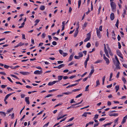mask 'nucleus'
<instances>
[{
    "mask_svg": "<svg viewBox=\"0 0 127 127\" xmlns=\"http://www.w3.org/2000/svg\"><path fill=\"white\" fill-rule=\"evenodd\" d=\"M110 5L112 10L113 11H115L116 9V6L115 3L114 2L110 3Z\"/></svg>",
    "mask_w": 127,
    "mask_h": 127,
    "instance_id": "1",
    "label": "nucleus"
},
{
    "mask_svg": "<svg viewBox=\"0 0 127 127\" xmlns=\"http://www.w3.org/2000/svg\"><path fill=\"white\" fill-rule=\"evenodd\" d=\"M103 59L106 62V63L108 64L110 63V61L107 58L104 54L103 55Z\"/></svg>",
    "mask_w": 127,
    "mask_h": 127,
    "instance_id": "2",
    "label": "nucleus"
},
{
    "mask_svg": "<svg viewBox=\"0 0 127 127\" xmlns=\"http://www.w3.org/2000/svg\"><path fill=\"white\" fill-rule=\"evenodd\" d=\"M96 33L97 37L99 38H101V35H100V32L98 30V29L97 28L96 29Z\"/></svg>",
    "mask_w": 127,
    "mask_h": 127,
    "instance_id": "3",
    "label": "nucleus"
},
{
    "mask_svg": "<svg viewBox=\"0 0 127 127\" xmlns=\"http://www.w3.org/2000/svg\"><path fill=\"white\" fill-rule=\"evenodd\" d=\"M117 55L119 56L122 59H123V57L122 56V54L120 52L119 50H117Z\"/></svg>",
    "mask_w": 127,
    "mask_h": 127,
    "instance_id": "4",
    "label": "nucleus"
},
{
    "mask_svg": "<svg viewBox=\"0 0 127 127\" xmlns=\"http://www.w3.org/2000/svg\"><path fill=\"white\" fill-rule=\"evenodd\" d=\"M42 73V70L39 71V70H37L35 71L34 73V74H40Z\"/></svg>",
    "mask_w": 127,
    "mask_h": 127,
    "instance_id": "5",
    "label": "nucleus"
},
{
    "mask_svg": "<svg viewBox=\"0 0 127 127\" xmlns=\"http://www.w3.org/2000/svg\"><path fill=\"white\" fill-rule=\"evenodd\" d=\"M58 81H54L52 82H50L48 83V85L49 86H52L56 83L58 82Z\"/></svg>",
    "mask_w": 127,
    "mask_h": 127,
    "instance_id": "6",
    "label": "nucleus"
},
{
    "mask_svg": "<svg viewBox=\"0 0 127 127\" xmlns=\"http://www.w3.org/2000/svg\"><path fill=\"white\" fill-rule=\"evenodd\" d=\"M65 65L64 64H61L58 66H55L54 67V68H57L59 69H60L62 67H63Z\"/></svg>",
    "mask_w": 127,
    "mask_h": 127,
    "instance_id": "7",
    "label": "nucleus"
},
{
    "mask_svg": "<svg viewBox=\"0 0 127 127\" xmlns=\"http://www.w3.org/2000/svg\"><path fill=\"white\" fill-rule=\"evenodd\" d=\"M20 73L23 75H29L30 74V73L28 72H23V71H20Z\"/></svg>",
    "mask_w": 127,
    "mask_h": 127,
    "instance_id": "8",
    "label": "nucleus"
},
{
    "mask_svg": "<svg viewBox=\"0 0 127 127\" xmlns=\"http://www.w3.org/2000/svg\"><path fill=\"white\" fill-rule=\"evenodd\" d=\"M127 119V115H126L124 117L122 121L121 122V124H122L125 123L126 122V120Z\"/></svg>",
    "mask_w": 127,
    "mask_h": 127,
    "instance_id": "9",
    "label": "nucleus"
},
{
    "mask_svg": "<svg viewBox=\"0 0 127 127\" xmlns=\"http://www.w3.org/2000/svg\"><path fill=\"white\" fill-rule=\"evenodd\" d=\"M29 97H25V101L28 104H30V102L29 101Z\"/></svg>",
    "mask_w": 127,
    "mask_h": 127,
    "instance_id": "10",
    "label": "nucleus"
},
{
    "mask_svg": "<svg viewBox=\"0 0 127 127\" xmlns=\"http://www.w3.org/2000/svg\"><path fill=\"white\" fill-rule=\"evenodd\" d=\"M115 18V16L114 14L113 13H112L111 14L110 16V18L111 20H113Z\"/></svg>",
    "mask_w": 127,
    "mask_h": 127,
    "instance_id": "11",
    "label": "nucleus"
},
{
    "mask_svg": "<svg viewBox=\"0 0 127 127\" xmlns=\"http://www.w3.org/2000/svg\"><path fill=\"white\" fill-rule=\"evenodd\" d=\"M120 64H118L117 63L115 64V66H116V68L117 69H120V67L119 65Z\"/></svg>",
    "mask_w": 127,
    "mask_h": 127,
    "instance_id": "12",
    "label": "nucleus"
},
{
    "mask_svg": "<svg viewBox=\"0 0 127 127\" xmlns=\"http://www.w3.org/2000/svg\"><path fill=\"white\" fill-rule=\"evenodd\" d=\"M73 56L74 55H71L70 56L68 60L69 61H70L72 60Z\"/></svg>",
    "mask_w": 127,
    "mask_h": 127,
    "instance_id": "13",
    "label": "nucleus"
},
{
    "mask_svg": "<svg viewBox=\"0 0 127 127\" xmlns=\"http://www.w3.org/2000/svg\"><path fill=\"white\" fill-rule=\"evenodd\" d=\"M40 21V20L39 19H36L35 20V21H34V22L35 24L34 25V26H36L37 24Z\"/></svg>",
    "mask_w": 127,
    "mask_h": 127,
    "instance_id": "14",
    "label": "nucleus"
},
{
    "mask_svg": "<svg viewBox=\"0 0 127 127\" xmlns=\"http://www.w3.org/2000/svg\"><path fill=\"white\" fill-rule=\"evenodd\" d=\"M72 93L71 92H65L62 93L63 95H71Z\"/></svg>",
    "mask_w": 127,
    "mask_h": 127,
    "instance_id": "15",
    "label": "nucleus"
},
{
    "mask_svg": "<svg viewBox=\"0 0 127 127\" xmlns=\"http://www.w3.org/2000/svg\"><path fill=\"white\" fill-rule=\"evenodd\" d=\"M45 9V6L44 5L41 6L40 8V9L41 10H43Z\"/></svg>",
    "mask_w": 127,
    "mask_h": 127,
    "instance_id": "16",
    "label": "nucleus"
},
{
    "mask_svg": "<svg viewBox=\"0 0 127 127\" xmlns=\"http://www.w3.org/2000/svg\"><path fill=\"white\" fill-rule=\"evenodd\" d=\"M63 76H59L58 77V79L59 81H60L62 79L63 77Z\"/></svg>",
    "mask_w": 127,
    "mask_h": 127,
    "instance_id": "17",
    "label": "nucleus"
},
{
    "mask_svg": "<svg viewBox=\"0 0 127 127\" xmlns=\"http://www.w3.org/2000/svg\"><path fill=\"white\" fill-rule=\"evenodd\" d=\"M25 24V23L24 22H23L22 24H21V26H20L19 27V28H23L24 26V25Z\"/></svg>",
    "mask_w": 127,
    "mask_h": 127,
    "instance_id": "18",
    "label": "nucleus"
},
{
    "mask_svg": "<svg viewBox=\"0 0 127 127\" xmlns=\"http://www.w3.org/2000/svg\"><path fill=\"white\" fill-rule=\"evenodd\" d=\"M108 50H109V54L111 56H112L113 54L111 52V50L110 49L108 46Z\"/></svg>",
    "mask_w": 127,
    "mask_h": 127,
    "instance_id": "19",
    "label": "nucleus"
},
{
    "mask_svg": "<svg viewBox=\"0 0 127 127\" xmlns=\"http://www.w3.org/2000/svg\"><path fill=\"white\" fill-rule=\"evenodd\" d=\"M78 31H75V32L74 33V37H76V36L77 35L78 33Z\"/></svg>",
    "mask_w": 127,
    "mask_h": 127,
    "instance_id": "20",
    "label": "nucleus"
},
{
    "mask_svg": "<svg viewBox=\"0 0 127 127\" xmlns=\"http://www.w3.org/2000/svg\"><path fill=\"white\" fill-rule=\"evenodd\" d=\"M119 89V85L116 86L115 87V89H116V92H117Z\"/></svg>",
    "mask_w": 127,
    "mask_h": 127,
    "instance_id": "21",
    "label": "nucleus"
},
{
    "mask_svg": "<svg viewBox=\"0 0 127 127\" xmlns=\"http://www.w3.org/2000/svg\"><path fill=\"white\" fill-rule=\"evenodd\" d=\"M102 60H98L97 61H96L94 63L95 64H97L100 63H101L102 62Z\"/></svg>",
    "mask_w": 127,
    "mask_h": 127,
    "instance_id": "22",
    "label": "nucleus"
},
{
    "mask_svg": "<svg viewBox=\"0 0 127 127\" xmlns=\"http://www.w3.org/2000/svg\"><path fill=\"white\" fill-rule=\"evenodd\" d=\"M87 24V23H86V22L83 25V29H84V28L86 27Z\"/></svg>",
    "mask_w": 127,
    "mask_h": 127,
    "instance_id": "23",
    "label": "nucleus"
},
{
    "mask_svg": "<svg viewBox=\"0 0 127 127\" xmlns=\"http://www.w3.org/2000/svg\"><path fill=\"white\" fill-rule=\"evenodd\" d=\"M79 56L80 57H82L83 56V55L82 52H80L78 53Z\"/></svg>",
    "mask_w": 127,
    "mask_h": 127,
    "instance_id": "24",
    "label": "nucleus"
},
{
    "mask_svg": "<svg viewBox=\"0 0 127 127\" xmlns=\"http://www.w3.org/2000/svg\"><path fill=\"white\" fill-rule=\"evenodd\" d=\"M81 3V0H79L78 1V8H79L80 6Z\"/></svg>",
    "mask_w": 127,
    "mask_h": 127,
    "instance_id": "25",
    "label": "nucleus"
},
{
    "mask_svg": "<svg viewBox=\"0 0 127 127\" xmlns=\"http://www.w3.org/2000/svg\"><path fill=\"white\" fill-rule=\"evenodd\" d=\"M91 46V44L90 43V42H88L87 43L86 46V47L87 48H89Z\"/></svg>",
    "mask_w": 127,
    "mask_h": 127,
    "instance_id": "26",
    "label": "nucleus"
},
{
    "mask_svg": "<svg viewBox=\"0 0 127 127\" xmlns=\"http://www.w3.org/2000/svg\"><path fill=\"white\" fill-rule=\"evenodd\" d=\"M112 122H111L109 123H108L104 125V126H107L110 125L111 124Z\"/></svg>",
    "mask_w": 127,
    "mask_h": 127,
    "instance_id": "27",
    "label": "nucleus"
},
{
    "mask_svg": "<svg viewBox=\"0 0 127 127\" xmlns=\"http://www.w3.org/2000/svg\"><path fill=\"white\" fill-rule=\"evenodd\" d=\"M122 80L123 81L124 84H125L126 82L125 78L124 77H123L122 78Z\"/></svg>",
    "mask_w": 127,
    "mask_h": 127,
    "instance_id": "28",
    "label": "nucleus"
},
{
    "mask_svg": "<svg viewBox=\"0 0 127 127\" xmlns=\"http://www.w3.org/2000/svg\"><path fill=\"white\" fill-rule=\"evenodd\" d=\"M10 75L12 76V77L15 78L17 79H19V78H18V77L16 75H13V74H11Z\"/></svg>",
    "mask_w": 127,
    "mask_h": 127,
    "instance_id": "29",
    "label": "nucleus"
},
{
    "mask_svg": "<svg viewBox=\"0 0 127 127\" xmlns=\"http://www.w3.org/2000/svg\"><path fill=\"white\" fill-rule=\"evenodd\" d=\"M90 38L89 37H86V38L84 40V41L85 42H87V41L90 40Z\"/></svg>",
    "mask_w": 127,
    "mask_h": 127,
    "instance_id": "30",
    "label": "nucleus"
},
{
    "mask_svg": "<svg viewBox=\"0 0 127 127\" xmlns=\"http://www.w3.org/2000/svg\"><path fill=\"white\" fill-rule=\"evenodd\" d=\"M19 67V66L18 65H17L16 66L14 67H12V66H11L10 67L12 69H15L16 68L18 67Z\"/></svg>",
    "mask_w": 127,
    "mask_h": 127,
    "instance_id": "31",
    "label": "nucleus"
},
{
    "mask_svg": "<svg viewBox=\"0 0 127 127\" xmlns=\"http://www.w3.org/2000/svg\"><path fill=\"white\" fill-rule=\"evenodd\" d=\"M115 59L116 61H117V63H118V64H120L118 60V59L116 56L115 57Z\"/></svg>",
    "mask_w": 127,
    "mask_h": 127,
    "instance_id": "32",
    "label": "nucleus"
},
{
    "mask_svg": "<svg viewBox=\"0 0 127 127\" xmlns=\"http://www.w3.org/2000/svg\"><path fill=\"white\" fill-rule=\"evenodd\" d=\"M89 85L87 86L86 87V88H85V91H88V88L89 87Z\"/></svg>",
    "mask_w": 127,
    "mask_h": 127,
    "instance_id": "33",
    "label": "nucleus"
},
{
    "mask_svg": "<svg viewBox=\"0 0 127 127\" xmlns=\"http://www.w3.org/2000/svg\"><path fill=\"white\" fill-rule=\"evenodd\" d=\"M91 34L90 33H88L87 34V37H89V38H91Z\"/></svg>",
    "mask_w": 127,
    "mask_h": 127,
    "instance_id": "34",
    "label": "nucleus"
},
{
    "mask_svg": "<svg viewBox=\"0 0 127 127\" xmlns=\"http://www.w3.org/2000/svg\"><path fill=\"white\" fill-rule=\"evenodd\" d=\"M98 114H96L95 115L94 117V118L93 119H97L98 118Z\"/></svg>",
    "mask_w": 127,
    "mask_h": 127,
    "instance_id": "35",
    "label": "nucleus"
},
{
    "mask_svg": "<svg viewBox=\"0 0 127 127\" xmlns=\"http://www.w3.org/2000/svg\"><path fill=\"white\" fill-rule=\"evenodd\" d=\"M1 114L2 115H4V117L6 116V113L4 112L1 111Z\"/></svg>",
    "mask_w": 127,
    "mask_h": 127,
    "instance_id": "36",
    "label": "nucleus"
},
{
    "mask_svg": "<svg viewBox=\"0 0 127 127\" xmlns=\"http://www.w3.org/2000/svg\"><path fill=\"white\" fill-rule=\"evenodd\" d=\"M80 90V89H75V90H72L71 92L72 93L73 92H76L77 91H79Z\"/></svg>",
    "mask_w": 127,
    "mask_h": 127,
    "instance_id": "37",
    "label": "nucleus"
},
{
    "mask_svg": "<svg viewBox=\"0 0 127 127\" xmlns=\"http://www.w3.org/2000/svg\"><path fill=\"white\" fill-rule=\"evenodd\" d=\"M96 86L100 85V83L99 80H97V81H96Z\"/></svg>",
    "mask_w": 127,
    "mask_h": 127,
    "instance_id": "38",
    "label": "nucleus"
},
{
    "mask_svg": "<svg viewBox=\"0 0 127 127\" xmlns=\"http://www.w3.org/2000/svg\"><path fill=\"white\" fill-rule=\"evenodd\" d=\"M82 116H84L85 117H86L87 116V114L86 113V112L84 113L82 115Z\"/></svg>",
    "mask_w": 127,
    "mask_h": 127,
    "instance_id": "39",
    "label": "nucleus"
},
{
    "mask_svg": "<svg viewBox=\"0 0 127 127\" xmlns=\"http://www.w3.org/2000/svg\"><path fill=\"white\" fill-rule=\"evenodd\" d=\"M62 104V103H59L58 104H57L55 106V107H56L57 106H60V105H61Z\"/></svg>",
    "mask_w": 127,
    "mask_h": 127,
    "instance_id": "40",
    "label": "nucleus"
},
{
    "mask_svg": "<svg viewBox=\"0 0 127 127\" xmlns=\"http://www.w3.org/2000/svg\"><path fill=\"white\" fill-rule=\"evenodd\" d=\"M62 55L63 57H65L67 55V54L66 53H63Z\"/></svg>",
    "mask_w": 127,
    "mask_h": 127,
    "instance_id": "41",
    "label": "nucleus"
},
{
    "mask_svg": "<svg viewBox=\"0 0 127 127\" xmlns=\"http://www.w3.org/2000/svg\"><path fill=\"white\" fill-rule=\"evenodd\" d=\"M94 70L91 69V71L90 72V75H92V74L94 73Z\"/></svg>",
    "mask_w": 127,
    "mask_h": 127,
    "instance_id": "42",
    "label": "nucleus"
},
{
    "mask_svg": "<svg viewBox=\"0 0 127 127\" xmlns=\"http://www.w3.org/2000/svg\"><path fill=\"white\" fill-rule=\"evenodd\" d=\"M4 67L6 69H8L9 67V66L8 65L4 64Z\"/></svg>",
    "mask_w": 127,
    "mask_h": 127,
    "instance_id": "43",
    "label": "nucleus"
},
{
    "mask_svg": "<svg viewBox=\"0 0 127 127\" xmlns=\"http://www.w3.org/2000/svg\"><path fill=\"white\" fill-rule=\"evenodd\" d=\"M118 48L119 49H120L121 47V45L120 43L119 42H118Z\"/></svg>",
    "mask_w": 127,
    "mask_h": 127,
    "instance_id": "44",
    "label": "nucleus"
},
{
    "mask_svg": "<svg viewBox=\"0 0 127 127\" xmlns=\"http://www.w3.org/2000/svg\"><path fill=\"white\" fill-rule=\"evenodd\" d=\"M18 44L19 45V46H22L24 44V43L22 42H20Z\"/></svg>",
    "mask_w": 127,
    "mask_h": 127,
    "instance_id": "45",
    "label": "nucleus"
},
{
    "mask_svg": "<svg viewBox=\"0 0 127 127\" xmlns=\"http://www.w3.org/2000/svg\"><path fill=\"white\" fill-rule=\"evenodd\" d=\"M115 34L114 33V31H113L112 32V36L113 37H115Z\"/></svg>",
    "mask_w": 127,
    "mask_h": 127,
    "instance_id": "46",
    "label": "nucleus"
},
{
    "mask_svg": "<svg viewBox=\"0 0 127 127\" xmlns=\"http://www.w3.org/2000/svg\"><path fill=\"white\" fill-rule=\"evenodd\" d=\"M104 51L105 54L108 53V51L106 49V47H105L104 48Z\"/></svg>",
    "mask_w": 127,
    "mask_h": 127,
    "instance_id": "47",
    "label": "nucleus"
},
{
    "mask_svg": "<svg viewBox=\"0 0 127 127\" xmlns=\"http://www.w3.org/2000/svg\"><path fill=\"white\" fill-rule=\"evenodd\" d=\"M106 119V118H100L99 120V121H102L105 120Z\"/></svg>",
    "mask_w": 127,
    "mask_h": 127,
    "instance_id": "48",
    "label": "nucleus"
},
{
    "mask_svg": "<svg viewBox=\"0 0 127 127\" xmlns=\"http://www.w3.org/2000/svg\"><path fill=\"white\" fill-rule=\"evenodd\" d=\"M7 86V85H1V87L2 88H4Z\"/></svg>",
    "mask_w": 127,
    "mask_h": 127,
    "instance_id": "49",
    "label": "nucleus"
},
{
    "mask_svg": "<svg viewBox=\"0 0 127 127\" xmlns=\"http://www.w3.org/2000/svg\"><path fill=\"white\" fill-rule=\"evenodd\" d=\"M74 118V117H72V118H71L70 119H69L68 121H67V122H69L71 121H72Z\"/></svg>",
    "mask_w": 127,
    "mask_h": 127,
    "instance_id": "50",
    "label": "nucleus"
},
{
    "mask_svg": "<svg viewBox=\"0 0 127 127\" xmlns=\"http://www.w3.org/2000/svg\"><path fill=\"white\" fill-rule=\"evenodd\" d=\"M112 86V84H111L110 85H108L107 86V88H111Z\"/></svg>",
    "mask_w": 127,
    "mask_h": 127,
    "instance_id": "51",
    "label": "nucleus"
},
{
    "mask_svg": "<svg viewBox=\"0 0 127 127\" xmlns=\"http://www.w3.org/2000/svg\"><path fill=\"white\" fill-rule=\"evenodd\" d=\"M74 64V62H71L69 64H68V66H70L73 64Z\"/></svg>",
    "mask_w": 127,
    "mask_h": 127,
    "instance_id": "52",
    "label": "nucleus"
},
{
    "mask_svg": "<svg viewBox=\"0 0 127 127\" xmlns=\"http://www.w3.org/2000/svg\"><path fill=\"white\" fill-rule=\"evenodd\" d=\"M52 44L53 45H57V43L56 42L54 41L52 42Z\"/></svg>",
    "mask_w": 127,
    "mask_h": 127,
    "instance_id": "53",
    "label": "nucleus"
},
{
    "mask_svg": "<svg viewBox=\"0 0 127 127\" xmlns=\"http://www.w3.org/2000/svg\"><path fill=\"white\" fill-rule=\"evenodd\" d=\"M0 74L3 75H6V74L4 72H0Z\"/></svg>",
    "mask_w": 127,
    "mask_h": 127,
    "instance_id": "54",
    "label": "nucleus"
},
{
    "mask_svg": "<svg viewBox=\"0 0 127 127\" xmlns=\"http://www.w3.org/2000/svg\"><path fill=\"white\" fill-rule=\"evenodd\" d=\"M89 58H90L89 55L88 54V57L86 59V61L88 62L89 61Z\"/></svg>",
    "mask_w": 127,
    "mask_h": 127,
    "instance_id": "55",
    "label": "nucleus"
},
{
    "mask_svg": "<svg viewBox=\"0 0 127 127\" xmlns=\"http://www.w3.org/2000/svg\"><path fill=\"white\" fill-rule=\"evenodd\" d=\"M99 124V123H96L94 125L93 127H96L98 126Z\"/></svg>",
    "mask_w": 127,
    "mask_h": 127,
    "instance_id": "56",
    "label": "nucleus"
},
{
    "mask_svg": "<svg viewBox=\"0 0 127 127\" xmlns=\"http://www.w3.org/2000/svg\"><path fill=\"white\" fill-rule=\"evenodd\" d=\"M74 57L75 59H79L80 58V57L79 56H75Z\"/></svg>",
    "mask_w": 127,
    "mask_h": 127,
    "instance_id": "57",
    "label": "nucleus"
},
{
    "mask_svg": "<svg viewBox=\"0 0 127 127\" xmlns=\"http://www.w3.org/2000/svg\"><path fill=\"white\" fill-rule=\"evenodd\" d=\"M7 78L12 83H13V81L11 80L10 77H7Z\"/></svg>",
    "mask_w": 127,
    "mask_h": 127,
    "instance_id": "58",
    "label": "nucleus"
},
{
    "mask_svg": "<svg viewBox=\"0 0 127 127\" xmlns=\"http://www.w3.org/2000/svg\"><path fill=\"white\" fill-rule=\"evenodd\" d=\"M88 78V77H87L86 78H84L83 79V82H85V81H86V80H87V79Z\"/></svg>",
    "mask_w": 127,
    "mask_h": 127,
    "instance_id": "59",
    "label": "nucleus"
},
{
    "mask_svg": "<svg viewBox=\"0 0 127 127\" xmlns=\"http://www.w3.org/2000/svg\"><path fill=\"white\" fill-rule=\"evenodd\" d=\"M22 38L23 39H25L26 38L25 37V35L23 34H22Z\"/></svg>",
    "mask_w": 127,
    "mask_h": 127,
    "instance_id": "60",
    "label": "nucleus"
},
{
    "mask_svg": "<svg viewBox=\"0 0 127 127\" xmlns=\"http://www.w3.org/2000/svg\"><path fill=\"white\" fill-rule=\"evenodd\" d=\"M44 111V110H43L42 111H40L39 113H37V115H39L41 114Z\"/></svg>",
    "mask_w": 127,
    "mask_h": 127,
    "instance_id": "61",
    "label": "nucleus"
},
{
    "mask_svg": "<svg viewBox=\"0 0 127 127\" xmlns=\"http://www.w3.org/2000/svg\"><path fill=\"white\" fill-rule=\"evenodd\" d=\"M45 36V34L44 33H43L42 35V37L43 38H44Z\"/></svg>",
    "mask_w": 127,
    "mask_h": 127,
    "instance_id": "62",
    "label": "nucleus"
},
{
    "mask_svg": "<svg viewBox=\"0 0 127 127\" xmlns=\"http://www.w3.org/2000/svg\"><path fill=\"white\" fill-rule=\"evenodd\" d=\"M117 38L118 41H119L121 39V37L119 35H118V36Z\"/></svg>",
    "mask_w": 127,
    "mask_h": 127,
    "instance_id": "63",
    "label": "nucleus"
},
{
    "mask_svg": "<svg viewBox=\"0 0 127 127\" xmlns=\"http://www.w3.org/2000/svg\"><path fill=\"white\" fill-rule=\"evenodd\" d=\"M49 123V122H48L47 123H46V124H45L44 126V127H47L48 126Z\"/></svg>",
    "mask_w": 127,
    "mask_h": 127,
    "instance_id": "64",
    "label": "nucleus"
}]
</instances>
